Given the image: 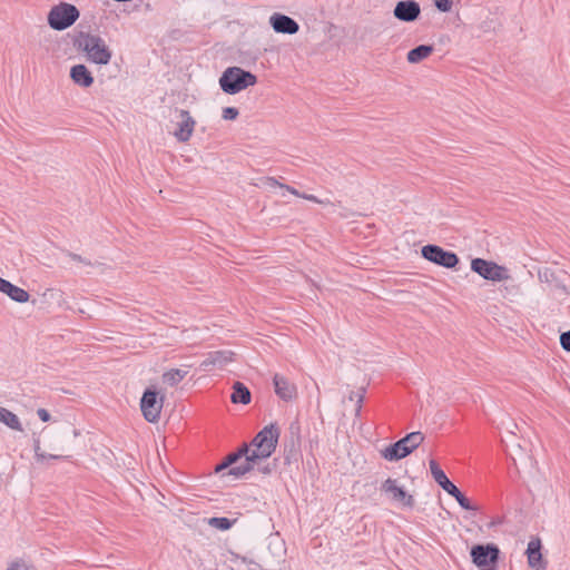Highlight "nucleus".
I'll list each match as a JSON object with an SVG mask.
<instances>
[{
    "label": "nucleus",
    "mask_w": 570,
    "mask_h": 570,
    "mask_svg": "<svg viewBox=\"0 0 570 570\" xmlns=\"http://www.w3.org/2000/svg\"><path fill=\"white\" fill-rule=\"evenodd\" d=\"M278 438L277 425L265 426L249 444H244L237 452L228 454L225 461L215 468V472L223 473L222 476L230 475L236 479L252 471L271 474L277 466L276 460L271 456L276 450Z\"/></svg>",
    "instance_id": "nucleus-1"
},
{
    "label": "nucleus",
    "mask_w": 570,
    "mask_h": 570,
    "mask_svg": "<svg viewBox=\"0 0 570 570\" xmlns=\"http://www.w3.org/2000/svg\"><path fill=\"white\" fill-rule=\"evenodd\" d=\"M76 49L83 53L90 63L106 66L111 61L112 51L106 41L91 32H79L73 40Z\"/></svg>",
    "instance_id": "nucleus-2"
},
{
    "label": "nucleus",
    "mask_w": 570,
    "mask_h": 570,
    "mask_svg": "<svg viewBox=\"0 0 570 570\" xmlns=\"http://www.w3.org/2000/svg\"><path fill=\"white\" fill-rule=\"evenodd\" d=\"M256 82L257 78L254 73L239 67L227 68L219 78L222 90L228 95L238 94Z\"/></svg>",
    "instance_id": "nucleus-3"
},
{
    "label": "nucleus",
    "mask_w": 570,
    "mask_h": 570,
    "mask_svg": "<svg viewBox=\"0 0 570 570\" xmlns=\"http://www.w3.org/2000/svg\"><path fill=\"white\" fill-rule=\"evenodd\" d=\"M424 441L422 432H411L394 444L381 450V455L387 461H397L411 454Z\"/></svg>",
    "instance_id": "nucleus-4"
},
{
    "label": "nucleus",
    "mask_w": 570,
    "mask_h": 570,
    "mask_svg": "<svg viewBox=\"0 0 570 570\" xmlns=\"http://www.w3.org/2000/svg\"><path fill=\"white\" fill-rule=\"evenodd\" d=\"M79 16L80 12L73 4L60 2L50 9L47 20L51 29L62 31L71 27Z\"/></svg>",
    "instance_id": "nucleus-5"
},
{
    "label": "nucleus",
    "mask_w": 570,
    "mask_h": 570,
    "mask_svg": "<svg viewBox=\"0 0 570 570\" xmlns=\"http://www.w3.org/2000/svg\"><path fill=\"white\" fill-rule=\"evenodd\" d=\"M430 471L434 479V481L450 495H452L460 507L464 510L469 511H475L478 508L471 503V501L463 495V493L454 485L446 474L443 472V470L439 466L436 461L431 460L430 463Z\"/></svg>",
    "instance_id": "nucleus-6"
},
{
    "label": "nucleus",
    "mask_w": 570,
    "mask_h": 570,
    "mask_svg": "<svg viewBox=\"0 0 570 570\" xmlns=\"http://www.w3.org/2000/svg\"><path fill=\"white\" fill-rule=\"evenodd\" d=\"M471 269L487 281L504 282L510 279L509 269L492 261L474 258L471 261Z\"/></svg>",
    "instance_id": "nucleus-7"
},
{
    "label": "nucleus",
    "mask_w": 570,
    "mask_h": 570,
    "mask_svg": "<svg viewBox=\"0 0 570 570\" xmlns=\"http://www.w3.org/2000/svg\"><path fill=\"white\" fill-rule=\"evenodd\" d=\"M165 396L155 390L147 389L140 400V410L144 419L149 423H157L164 406Z\"/></svg>",
    "instance_id": "nucleus-8"
},
{
    "label": "nucleus",
    "mask_w": 570,
    "mask_h": 570,
    "mask_svg": "<svg viewBox=\"0 0 570 570\" xmlns=\"http://www.w3.org/2000/svg\"><path fill=\"white\" fill-rule=\"evenodd\" d=\"M46 448H48L52 452H48L45 449H42L39 439L33 440L35 458L38 462H43L46 460H58L63 458L61 452L65 451V446L62 443L61 435L58 432H50L48 434Z\"/></svg>",
    "instance_id": "nucleus-9"
},
{
    "label": "nucleus",
    "mask_w": 570,
    "mask_h": 570,
    "mask_svg": "<svg viewBox=\"0 0 570 570\" xmlns=\"http://www.w3.org/2000/svg\"><path fill=\"white\" fill-rule=\"evenodd\" d=\"M381 492L392 503L400 507L412 508L414 505V498L407 491L400 485L395 479H386L380 487Z\"/></svg>",
    "instance_id": "nucleus-10"
},
{
    "label": "nucleus",
    "mask_w": 570,
    "mask_h": 570,
    "mask_svg": "<svg viewBox=\"0 0 570 570\" xmlns=\"http://www.w3.org/2000/svg\"><path fill=\"white\" fill-rule=\"evenodd\" d=\"M471 557L480 570H497L499 549L493 544H478L472 548Z\"/></svg>",
    "instance_id": "nucleus-11"
},
{
    "label": "nucleus",
    "mask_w": 570,
    "mask_h": 570,
    "mask_svg": "<svg viewBox=\"0 0 570 570\" xmlns=\"http://www.w3.org/2000/svg\"><path fill=\"white\" fill-rule=\"evenodd\" d=\"M421 253L425 259L446 268H453L459 263L454 253L444 250L438 245H425Z\"/></svg>",
    "instance_id": "nucleus-12"
},
{
    "label": "nucleus",
    "mask_w": 570,
    "mask_h": 570,
    "mask_svg": "<svg viewBox=\"0 0 570 570\" xmlns=\"http://www.w3.org/2000/svg\"><path fill=\"white\" fill-rule=\"evenodd\" d=\"M178 117H179V120L177 122V128L174 131V137L180 142H186L193 136V132H194L195 126H196V121L190 116L189 111L184 110V109L178 111Z\"/></svg>",
    "instance_id": "nucleus-13"
},
{
    "label": "nucleus",
    "mask_w": 570,
    "mask_h": 570,
    "mask_svg": "<svg viewBox=\"0 0 570 570\" xmlns=\"http://www.w3.org/2000/svg\"><path fill=\"white\" fill-rule=\"evenodd\" d=\"M421 13L420 4L414 0L399 1L393 10L394 17L402 22H413Z\"/></svg>",
    "instance_id": "nucleus-14"
},
{
    "label": "nucleus",
    "mask_w": 570,
    "mask_h": 570,
    "mask_svg": "<svg viewBox=\"0 0 570 570\" xmlns=\"http://www.w3.org/2000/svg\"><path fill=\"white\" fill-rule=\"evenodd\" d=\"M275 394L285 402H292L297 397V386L282 374L273 377Z\"/></svg>",
    "instance_id": "nucleus-15"
},
{
    "label": "nucleus",
    "mask_w": 570,
    "mask_h": 570,
    "mask_svg": "<svg viewBox=\"0 0 570 570\" xmlns=\"http://www.w3.org/2000/svg\"><path fill=\"white\" fill-rule=\"evenodd\" d=\"M269 24L277 33L295 35L299 30L298 23L291 17L275 12L269 17Z\"/></svg>",
    "instance_id": "nucleus-16"
},
{
    "label": "nucleus",
    "mask_w": 570,
    "mask_h": 570,
    "mask_svg": "<svg viewBox=\"0 0 570 570\" xmlns=\"http://www.w3.org/2000/svg\"><path fill=\"white\" fill-rule=\"evenodd\" d=\"M234 360L232 351H215L207 354L206 358L200 363L203 371H212L214 368H223Z\"/></svg>",
    "instance_id": "nucleus-17"
},
{
    "label": "nucleus",
    "mask_w": 570,
    "mask_h": 570,
    "mask_svg": "<svg viewBox=\"0 0 570 570\" xmlns=\"http://www.w3.org/2000/svg\"><path fill=\"white\" fill-rule=\"evenodd\" d=\"M269 549H274V553L277 557V560L274 564H269V568H264L262 564L255 562L254 560L242 557L240 562L246 564L248 567V570H282L281 566L284 563L285 559V548L284 543L277 542L275 546L273 543H269Z\"/></svg>",
    "instance_id": "nucleus-18"
},
{
    "label": "nucleus",
    "mask_w": 570,
    "mask_h": 570,
    "mask_svg": "<svg viewBox=\"0 0 570 570\" xmlns=\"http://www.w3.org/2000/svg\"><path fill=\"white\" fill-rule=\"evenodd\" d=\"M528 564L532 570H546L547 562L542 558L540 539H531L525 551Z\"/></svg>",
    "instance_id": "nucleus-19"
},
{
    "label": "nucleus",
    "mask_w": 570,
    "mask_h": 570,
    "mask_svg": "<svg viewBox=\"0 0 570 570\" xmlns=\"http://www.w3.org/2000/svg\"><path fill=\"white\" fill-rule=\"evenodd\" d=\"M70 78L75 85L81 88H89L94 83V76L82 63L75 65L70 68Z\"/></svg>",
    "instance_id": "nucleus-20"
},
{
    "label": "nucleus",
    "mask_w": 570,
    "mask_h": 570,
    "mask_svg": "<svg viewBox=\"0 0 570 570\" xmlns=\"http://www.w3.org/2000/svg\"><path fill=\"white\" fill-rule=\"evenodd\" d=\"M0 292L8 295L12 301L18 303H27L30 295L27 291L18 287L7 279L0 277Z\"/></svg>",
    "instance_id": "nucleus-21"
},
{
    "label": "nucleus",
    "mask_w": 570,
    "mask_h": 570,
    "mask_svg": "<svg viewBox=\"0 0 570 570\" xmlns=\"http://www.w3.org/2000/svg\"><path fill=\"white\" fill-rule=\"evenodd\" d=\"M433 47L429 45H421L412 50H410L406 55V59L410 63H419L426 58H429L433 52Z\"/></svg>",
    "instance_id": "nucleus-22"
},
{
    "label": "nucleus",
    "mask_w": 570,
    "mask_h": 570,
    "mask_svg": "<svg viewBox=\"0 0 570 570\" xmlns=\"http://www.w3.org/2000/svg\"><path fill=\"white\" fill-rule=\"evenodd\" d=\"M230 400L234 404H248L250 402L249 390L240 382H235Z\"/></svg>",
    "instance_id": "nucleus-23"
},
{
    "label": "nucleus",
    "mask_w": 570,
    "mask_h": 570,
    "mask_svg": "<svg viewBox=\"0 0 570 570\" xmlns=\"http://www.w3.org/2000/svg\"><path fill=\"white\" fill-rule=\"evenodd\" d=\"M0 422L11 430L21 432L22 425L19 417L6 407L0 406Z\"/></svg>",
    "instance_id": "nucleus-24"
},
{
    "label": "nucleus",
    "mask_w": 570,
    "mask_h": 570,
    "mask_svg": "<svg viewBox=\"0 0 570 570\" xmlns=\"http://www.w3.org/2000/svg\"><path fill=\"white\" fill-rule=\"evenodd\" d=\"M188 374L187 370L171 368L163 374V382L169 386H175L181 382Z\"/></svg>",
    "instance_id": "nucleus-25"
},
{
    "label": "nucleus",
    "mask_w": 570,
    "mask_h": 570,
    "mask_svg": "<svg viewBox=\"0 0 570 570\" xmlns=\"http://www.w3.org/2000/svg\"><path fill=\"white\" fill-rule=\"evenodd\" d=\"M6 570H37V568L26 559H16L8 563Z\"/></svg>",
    "instance_id": "nucleus-26"
},
{
    "label": "nucleus",
    "mask_w": 570,
    "mask_h": 570,
    "mask_svg": "<svg viewBox=\"0 0 570 570\" xmlns=\"http://www.w3.org/2000/svg\"><path fill=\"white\" fill-rule=\"evenodd\" d=\"M233 522L234 521L229 520L228 518H210L208 520L209 525H212L218 530H222V531L230 529L233 525Z\"/></svg>",
    "instance_id": "nucleus-27"
},
{
    "label": "nucleus",
    "mask_w": 570,
    "mask_h": 570,
    "mask_svg": "<svg viewBox=\"0 0 570 570\" xmlns=\"http://www.w3.org/2000/svg\"><path fill=\"white\" fill-rule=\"evenodd\" d=\"M239 115V111L235 107H225L222 111V117L224 120H235Z\"/></svg>",
    "instance_id": "nucleus-28"
},
{
    "label": "nucleus",
    "mask_w": 570,
    "mask_h": 570,
    "mask_svg": "<svg viewBox=\"0 0 570 570\" xmlns=\"http://www.w3.org/2000/svg\"><path fill=\"white\" fill-rule=\"evenodd\" d=\"M433 2L441 12H449L452 9V0H433Z\"/></svg>",
    "instance_id": "nucleus-29"
},
{
    "label": "nucleus",
    "mask_w": 570,
    "mask_h": 570,
    "mask_svg": "<svg viewBox=\"0 0 570 570\" xmlns=\"http://www.w3.org/2000/svg\"><path fill=\"white\" fill-rule=\"evenodd\" d=\"M302 198L306 199V200H309V202H314L316 204H321V205H332L330 199H320L316 196L311 195V194H303Z\"/></svg>",
    "instance_id": "nucleus-30"
},
{
    "label": "nucleus",
    "mask_w": 570,
    "mask_h": 570,
    "mask_svg": "<svg viewBox=\"0 0 570 570\" xmlns=\"http://www.w3.org/2000/svg\"><path fill=\"white\" fill-rule=\"evenodd\" d=\"M560 344L563 350L570 352V331L564 332L560 335Z\"/></svg>",
    "instance_id": "nucleus-31"
},
{
    "label": "nucleus",
    "mask_w": 570,
    "mask_h": 570,
    "mask_svg": "<svg viewBox=\"0 0 570 570\" xmlns=\"http://www.w3.org/2000/svg\"><path fill=\"white\" fill-rule=\"evenodd\" d=\"M37 415L42 422H48L51 419L50 413L42 407L37 410Z\"/></svg>",
    "instance_id": "nucleus-32"
},
{
    "label": "nucleus",
    "mask_w": 570,
    "mask_h": 570,
    "mask_svg": "<svg viewBox=\"0 0 570 570\" xmlns=\"http://www.w3.org/2000/svg\"><path fill=\"white\" fill-rule=\"evenodd\" d=\"M281 188H284L286 189L288 193H291L292 195L294 196H297V197H301L302 198V193H299L297 189L288 186V185H279Z\"/></svg>",
    "instance_id": "nucleus-33"
},
{
    "label": "nucleus",
    "mask_w": 570,
    "mask_h": 570,
    "mask_svg": "<svg viewBox=\"0 0 570 570\" xmlns=\"http://www.w3.org/2000/svg\"><path fill=\"white\" fill-rule=\"evenodd\" d=\"M265 184L268 186V187H276L279 185H282L281 183H278L275 178H272V177H268L265 179Z\"/></svg>",
    "instance_id": "nucleus-34"
},
{
    "label": "nucleus",
    "mask_w": 570,
    "mask_h": 570,
    "mask_svg": "<svg viewBox=\"0 0 570 570\" xmlns=\"http://www.w3.org/2000/svg\"><path fill=\"white\" fill-rule=\"evenodd\" d=\"M79 434H80V433H79V431H78V430H73V435H75V436H78Z\"/></svg>",
    "instance_id": "nucleus-35"
},
{
    "label": "nucleus",
    "mask_w": 570,
    "mask_h": 570,
    "mask_svg": "<svg viewBox=\"0 0 570 570\" xmlns=\"http://www.w3.org/2000/svg\"><path fill=\"white\" fill-rule=\"evenodd\" d=\"M72 258H73L75 261H76V259H77V261H80V257H79V256H77V255H72Z\"/></svg>",
    "instance_id": "nucleus-36"
}]
</instances>
